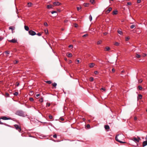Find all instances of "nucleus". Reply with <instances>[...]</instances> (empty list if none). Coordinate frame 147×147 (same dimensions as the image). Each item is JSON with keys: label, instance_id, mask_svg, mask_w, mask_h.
Returning a JSON list of instances; mask_svg holds the SVG:
<instances>
[{"label": "nucleus", "instance_id": "obj_1", "mask_svg": "<svg viewBox=\"0 0 147 147\" xmlns=\"http://www.w3.org/2000/svg\"><path fill=\"white\" fill-rule=\"evenodd\" d=\"M124 136L123 135L118 134L115 137V140L117 141H118V142H119L120 143H126V142H123L120 140H121V138H124Z\"/></svg>", "mask_w": 147, "mask_h": 147}, {"label": "nucleus", "instance_id": "obj_2", "mask_svg": "<svg viewBox=\"0 0 147 147\" xmlns=\"http://www.w3.org/2000/svg\"><path fill=\"white\" fill-rule=\"evenodd\" d=\"M137 138L135 137H134L131 138L130 139L135 142L136 143H137L138 142L141 140L140 137L138 136H137Z\"/></svg>", "mask_w": 147, "mask_h": 147}, {"label": "nucleus", "instance_id": "obj_3", "mask_svg": "<svg viewBox=\"0 0 147 147\" xmlns=\"http://www.w3.org/2000/svg\"><path fill=\"white\" fill-rule=\"evenodd\" d=\"M16 114L20 116L24 117L25 114L21 110H19L17 111L16 113Z\"/></svg>", "mask_w": 147, "mask_h": 147}, {"label": "nucleus", "instance_id": "obj_4", "mask_svg": "<svg viewBox=\"0 0 147 147\" xmlns=\"http://www.w3.org/2000/svg\"><path fill=\"white\" fill-rule=\"evenodd\" d=\"M28 32L30 35L32 36H34L36 34V32L32 30H30Z\"/></svg>", "mask_w": 147, "mask_h": 147}, {"label": "nucleus", "instance_id": "obj_5", "mask_svg": "<svg viewBox=\"0 0 147 147\" xmlns=\"http://www.w3.org/2000/svg\"><path fill=\"white\" fill-rule=\"evenodd\" d=\"M112 9V8L109 7L108 8V9L107 10H105L104 11V12H105V13L106 14H107L109 13L111 11Z\"/></svg>", "mask_w": 147, "mask_h": 147}, {"label": "nucleus", "instance_id": "obj_6", "mask_svg": "<svg viewBox=\"0 0 147 147\" xmlns=\"http://www.w3.org/2000/svg\"><path fill=\"white\" fill-rule=\"evenodd\" d=\"M14 126L16 129L18 130L19 131H21V128L18 125H15Z\"/></svg>", "mask_w": 147, "mask_h": 147}, {"label": "nucleus", "instance_id": "obj_7", "mask_svg": "<svg viewBox=\"0 0 147 147\" xmlns=\"http://www.w3.org/2000/svg\"><path fill=\"white\" fill-rule=\"evenodd\" d=\"M53 5L54 6H58L61 4V3L59 2H54L53 3Z\"/></svg>", "mask_w": 147, "mask_h": 147}, {"label": "nucleus", "instance_id": "obj_8", "mask_svg": "<svg viewBox=\"0 0 147 147\" xmlns=\"http://www.w3.org/2000/svg\"><path fill=\"white\" fill-rule=\"evenodd\" d=\"M9 29L11 30H12V33H13V30H14L15 29V27L14 26H10L9 28Z\"/></svg>", "mask_w": 147, "mask_h": 147}, {"label": "nucleus", "instance_id": "obj_9", "mask_svg": "<svg viewBox=\"0 0 147 147\" xmlns=\"http://www.w3.org/2000/svg\"><path fill=\"white\" fill-rule=\"evenodd\" d=\"M9 41L11 42L16 43L17 42V40L16 39H13L11 40H9Z\"/></svg>", "mask_w": 147, "mask_h": 147}, {"label": "nucleus", "instance_id": "obj_10", "mask_svg": "<svg viewBox=\"0 0 147 147\" xmlns=\"http://www.w3.org/2000/svg\"><path fill=\"white\" fill-rule=\"evenodd\" d=\"M1 119H3V120H6L11 119L10 118H7L6 117H2L1 118Z\"/></svg>", "mask_w": 147, "mask_h": 147}, {"label": "nucleus", "instance_id": "obj_11", "mask_svg": "<svg viewBox=\"0 0 147 147\" xmlns=\"http://www.w3.org/2000/svg\"><path fill=\"white\" fill-rule=\"evenodd\" d=\"M104 127H105V129L107 130V131H108L110 129L109 126L107 125H105V126Z\"/></svg>", "mask_w": 147, "mask_h": 147}, {"label": "nucleus", "instance_id": "obj_12", "mask_svg": "<svg viewBox=\"0 0 147 147\" xmlns=\"http://www.w3.org/2000/svg\"><path fill=\"white\" fill-rule=\"evenodd\" d=\"M95 65V64L94 63H92L89 64V67L90 68H92Z\"/></svg>", "mask_w": 147, "mask_h": 147}, {"label": "nucleus", "instance_id": "obj_13", "mask_svg": "<svg viewBox=\"0 0 147 147\" xmlns=\"http://www.w3.org/2000/svg\"><path fill=\"white\" fill-rule=\"evenodd\" d=\"M147 145V140L146 141L143 142L142 144V146L144 147Z\"/></svg>", "mask_w": 147, "mask_h": 147}, {"label": "nucleus", "instance_id": "obj_14", "mask_svg": "<svg viewBox=\"0 0 147 147\" xmlns=\"http://www.w3.org/2000/svg\"><path fill=\"white\" fill-rule=\"evenodd\" d=\"M54 7V5H48L47 6V8L48 9H50L51 8H52L53 7Z\"/></svg>", "mask_w": 147, "mask_h": 147}, {"label": "nucleus", "instance_id": "obj_15", "mask_svg": "<svg viewBox=\"0 0 147 147\" xmlns=\"http://www.w3.org/2000/svg\"><path fill=\"white\" fill-rule=\"evenodd\" d=\"M24 28L26 31H28L29 30V27L27 26H24Z\"/></svg>", "mask_w": 147, "mask_h": 147}, {"label": "nucleus", "instance_id": "obj_16", "mask_svg": "<svg viewBox=\"0 0 147 147\" xmlns=\"http://www.w3.org/2000/svg\"><path fill=\"white\" fill-rule=\"evenodd\" d=\"M136 58H139L141 57V56L137 53H136Z\"/></svg>", "mask_w": 147, "mask_h": 147}, {"label": "nucleus", "instance_id": "obj_17", "mask_svg": "<svg viewBox=\"0 0 147 147\" xmlns=\"http://www.w3.org/2000/svg\"><path fill=\"white\" fill-rule=\"evenodd\" d=\"M67 56L68 57H71L72 56V55L71 53H69L68 55H67Z\"/></svg>", "mask_w": 147, "mask_h": 147}, {"label": "nucleus", "instance_id": "obj_18", "mask_svg": "<svg viewBox=\"0 0 147 147\" xmlns=\"http://www.w3.org/2000/svg\"><path fill=\"white\" fill-rule=\"evenodd\" d=\"M117 32L119 34H120L121 35H122V32L119 30H118Z\"/></svg>", "mask_w": 147, "mask_h": 147}, {"label": "nucleus", "instance_id": "obj_19", "mask_svg": "<svg viewBox=\"0 0 147 147\" xmlns=\"http://www.w3.org/2000/svg\"><path fill=\"white\" fill-rule=\"evenodd\" d=\"M117 11H114L113 12V14L114 15H116L117 13Z\"/></svg>", "mask_w": 147, "mask_h": 147}, {"label": "nucleus", "instance_id": "obj_20", "mask_svg": "<svg viewBox=\"0 0 147 147\" xmlns=\"http://www.w3.org/2000/svg\"><path fill=\"white\" fill-rule=\"evenodd\" d=\"M52 85L54 87H55L57 85V84L56 83L54 82L53 83Z\"/></svg>", "mask_w": 147, "mask_h": 147}, {"label": "nucleus", "instance_id": "obj_21", "mask_svg": "<svg viewBox=\"0 0 147 147\" xmlns=\"http://www.w3.org/2000/svg\"><path fill=\"white\" fill-rule=\"evenodd\" d=\"M105 49H106V51H109L110 49L109 47H106Z\"/></svg>", "mask_w": 147, "mask_h": 147}, {"label": "nucleus", "instance_id": "obj_22", "mask_svg": "<svg viewBox=\"0 0 147 147\" xmlns=\"http://www.w3.org/2000/svg\"><path fill=\"white\" fill-rule=\"evenodd\" d=\"M142 96L141 94H139L138 96V98L140 99H141L142 98Z\"/></svg>", "mask_w": 147, "mask_h": 147}, {"label": "nucleus", "instance_id": "obj_23", "mask_svg": "<svg viewBox=\"0 0 147 147\" xmlns=\"http://www.w3.org/2000/svg\"><path fill=\"white\" fill-rule=\"evenodd\" d=\"M89 5V3H84V5L85 7H88Z\"/></svg>", "mask_w": 147, "mask_h": 147}, {"label": "nucleus", "instance_id": "obj_24", "mask_svg": "<svg viewBox=\"0 0 147 147\" xmlns=\"http://www.w3.org/2000/svg\"><path fill=\"white\" fill-rule=\"evenodd\" d=\"M28 7H30L31 6V5H32V3H28Z\"/></svg>", "mask_w": 147, "mask_h": 147}, {"label": "nucleus", "instance_id": "obj_25", "mask_svg": "<svg viewBox=\"0 0 147 147\" xmlns=\"http://www.w3.org/2000/svg\"><path fill=\"white\" fill-rule=\"evenodd\" d=\"M114 45L116 46H119V43L118 42H116L114 43Z\"/></svg>", "mask_w": 147, "mask_h": 147}, {"label": "nucleus", "instance_id": "obj_26", "mask_svg": "<svg viewBox=\"0 0 147 147\" xmlns=\"http://www.w3.org/2000/svg\"><path fill=\"white\" fill-rule=\"evenodd\" d=\"M89 80L90 81H93L94 80V78H93L91 77L90 78Z\"/></svg>", "mask_w": 147, "mask_h": 147}, {"label": "nucleus", "instance_id": "obj_27", "mask_svg": "<svg viewBox=\"0 0 147 147\" xmlns=\"http://www.w3.org/2000/svg\"><path fill=\"white\" fill-rule=\"evenodd\" d=\"M77 10L78 11H79V10H80L81 9V7L80 6V7H77Z\"/></svg>", "mask_w": 147, "mask_h": 147}, {"label": "nucleus", "instance_id": "obj_28", "mask_svg": "<svg viewBox=\"0 0 147 147\" xmlns=\"http://www.w3.org/2000/svg\"><path fill=\"white\" fill-rule=\"evenodd\" d=\"M89 19L90 21H91L92 20V17L90 15L89 16Z\"/></svg>", "mask_w": 147, "mask_h": 147}, {"label": "nucleus", "instance_id": "obj_29", "mask_svg": "<svg viewBox=\"0 0 147 147\" xmlns=\"http://www.w3.org/2000/svg\"><path fill=\"white\" fill-rule=\"evenodd\" d=\"M102 41L101 40H99L97 42V44L99 45L102 43Z\"/></svg>", "mask_w": 147, "mask_h": 147}, {"label": "nucleus", "instance_id": "obj_30", "mask_svg": "<svg viewBox=\"0 0 147 147\" xmlns=\"http://www.w3.org/2000/svg\"><path fill=\"white\" fill-rule=\"evenodd\" d=\"M138 88L140 90H141L142 89V88L140 86H138Z\"/></svg>", "mask_w": 147, "mask_h": 147}, {"label": "nucleus", "instance_id": "obj_31", "mask_svg": "<svg viewBox=\"0 0 147 147\" xmlns=\"http://www.w3.org/2000/svg\"><path fill=\"white\" fill-rule=\"evenodd\" d=\"M46 82L48 84H51L52 83V82L51 81H46Z\"/></svg>", "mask_w": 147, "mask_h": 147}, {"label": "nucleus", "instance_id": "obj_32", "mask_svg": "<svg viewBox=\"0 0 147 147\" xmlns=\"http://www.w3.org/2000/svg\"><path fill=\"white\" fill-rule=\"evenodd\" d=\"M135 25H133L130 26V28L131 29H133L135 27Z\"/></svg>", "mask_w": 147, "mask_h": 147}, {"label": "nucleus", "instance_id": "obj_33", "mask_svg": "<svg viewBox=\"0 0 147 147\" xmlns=\"http://www.w3.org/2000/svg\"><path fill=\"white\" fill-rule=\"evenodd\" d=\"M39 101L40 102H42L43 101V99L42 98H41L39 100Z\"/></svg>", "mask_w": 147, "mask_h": 147}, {"label": "nucleus", "instance_id": "obj_34", "mask_svg": "<svg viewBox=\"0 0 147 147\" xmlns=\"http://www.w3.org/2000/svg\"><path fill=\"white\" fill-rule=\"evenodd\" d=\"M74 27H75L77 28L78 27V25L77 24H74Z\"/></svg>", "mask_w": 147, "mask_h": 147}, {"label": "nucleus", "instance_id": "obj_35", "mask_svg": "<svg viewBox=\"0 0 147 147\" xmlns=\"http://www.w3.org/2000/svg\"><path fill=\"white\" fill-rule=\"evenodd\" d=\"M29 100L30 101H32L34 100V99L32 98L31 97L29 98Z\"/></svg>", "mask_w": 147, "mask_h": 147}, {"label": "nucleus", "instance_id": "obj_36", "mask_svg": "<svg viewBox=\"0 0 147 147\" xmlns=\"http://www.w3.org/2000/svg\"><path fill=\"white\" fill-rule=\"evenodd\" d=\"M45 32L46 34H47L48 33V30H45Z\"/></svg>", "mask_w": 147, "mask_h": 147}, {"label": "nucleus", "instance_id": "obj_37", "mask_svg": "<svg viewBox=\"0 0 147 147\" xmlns=\"http://www.w3.org/2000/svg\"><path fill=\"white\" fill-rule=\"evenodd\" d=\"M90 125H89V124H88L86 126V127L88 128H90Z\"/></svg>", "mask_w": 147, "mask_h": 147}, {"label": "nucleus", "instance_id": "obj_38", "mask_svg": "<svg viewBox=\"0 0 147 147\" xmlns=\"http://www.w3.org/2000/svg\"><path fill=\"white\" fill-rule=\"evenodd\" d=\"M95 1L94 0H90V2L92 4L94 3V2Z\"/></svg>", "mask_w": 147, "mask_h": 147}, {"label": "nucleus", "instance_id": "obj_39", "mask_svg": "<svg viewBox=\"0 0 147 147\" xmlns=\"http://www.w3.org/2000/svg\"><path fill=\"white\" fill-rule=\"evenodd\" d=\"M5 53L6 54H9V51H6L5 52Z\"/></svg>", "mask_w": 147, "mask_h": 147}, {"label": "nucleus", "instance_id": "obj_40", "mask_svg": "<svg viewBox=\"0 0 147 147\" xmlns=\"http://www.w3.org/2000/svg\"><path fill=\"white\" fill-rule=\"evenodd\" d=\"M18 92H16L14 93V95H15V96H17L18 95Z\"/></svg>", "mask_w": 147, "mask_h": 147}, {"label": "nucleus", "instance_id": "obj_41", "mask_svg": "<svg viewBox=\"0 0 147 147\" xmlns=\"http://www.w3.org/2000/svg\"><path fill=\"white\" fill-rule=\"evenodd\" d=\"M129 39V37H127L126 38V40L128 41Z\"/></svg>", "mask_w": 147, "mask_h": 147}, {"label": "nucleus", "instance_id": "obj_42", "mask_svg": "<svg viewBox=\"0 0 147 147\" xmlns=\"http://www.w3.org/2000/svg\"><path fill=\"white\" fill-rule=\"evenodd\" d=\"M49 118L50 119H52L53 117H52V116L51 115H49Z\"/></svg>", "mask_w": 147, "mask_h": 147}, {"label": "nucleus", "instance_id": "obj_43", "mask_svg": "<svg viewBox=\"0 0 147 147\" xmlns=\"http://www.w3.org/2000/svg\"><path fill=\"white\" fill-rule=\"evenodd\" d=\"M142 81V79H140L138 80V82L139 83H141Z\"/></svg>", "mask_w": 147, "mask_h": 147}, {"label": "nucleus", "instance_id": "obj_44", "mask_svg": "<svg viewBox=\"0 0 147 147\" xmlns=\"http://www.w3.org/2000/svg\"><path fill=\"white\" fill-rule=\"evenodd\" d=\"M5 95L7 97H8L9 96V94L8 93H5Z\"/></svg>", "mask_w": 147, "mask_h": 147}, {"label": "nucleus", "instance_id": "obj_45", "mask_svg": "<svg viewBox=\"0 0 147 147\" xmlns=\"http://www.w3.org/2000/svg\"><path fill=\"white\" fill-rule=\"evenodd\" d=\"M44 24L45 26H47L48 25L47 23L46 22L44 23Z\"/></svg>", "mask_w": 147, "mask_h": 147}, {"label": "nucleus", "instance_id": "obj_46", "mask_svg": "<svg viewBox=\"0 0 147 147\" xmlns=\"http://www.w3.org/2000/svg\"><path fill=\"white\" fill-rule=\"evenodd\" d=\"M57 12L56 11H53L51 12L52 14H53L54 13H56Z\"/></svg>", "mask_w": 147, "mask_h": 147}, {"label": "nucleus", "instance_id": "obj_47", "mask_svg": "<svg viewBox=\"0 0 147 147\" xmlns=\"http://www.w3.org/2000/svg\"><path fill=\"white\" fill-rule=\"evenodd\" d=\"M36 34L39 36H40L41 35V34L40 33H38Z\"/></svg>", "mask_w": 147, "mask_h": 147}, {"label": "nucleus", "instance_id": "obj_48", "mask_svg": "<svg viewBox=\"0 0 147 147\" xmlns=\"http://www.w3.org/2000/svg\"><path fill=\"white\" fill-rule=\"evenodd\" d=\"M98 72L97 71H95L94 72V73L95 74H98Z\"/></svg>", "mask_w": 147, "mask_h": 147}, {"label": "nucleus", "instance_id": "obj_49", "mask_svg": "<svg viewBox=\"0 0 147 147\" xmlns=\"http://www.w3.org/2000/svg\"><path fill=\"white\" fill-rule=\"evenodd\" d=\"M53 137L55 138H56L57 137V136L56 134H55L53 136Z\"/></svg>", "mask_w": 147, "mask_h": 147}, {"label": "nucleus", "instance_id": "obj_50", "mask_svg": "<svg viewBox=\"0 0 147 147\" xmlns=\"http://www.w3.org/2000/svg\"><path fill=\"white\" fill-rule=\"evenodd\" d=\"M69 48H72L73 47V45H70L69 46Z\"/></svg>", "mask_w": 147, "mask_h": 147}, {"label": "nucleus", "instance_id": "obj_51", "mask_svg": "<svg viewBox=\"0 0 147 147\" xmlns=\"http://www.w3.org/2000/svg\"><path fill=\"white\" fill-rule=\"evenodd\" d=\"M101 90H103V91H105L106 90L105 89V88H101Z\"/></svg>", "mask_w": 147, "mask_h": 147}, {"label": "nucleus", "instance_id": "obj_52", "mask_svg": "<svg viewBox=\"0 0 147 147\" xmlns=\"http://www.w3.org/2000/svg\"><path fill=\"white\" fill-rule=\"evenodd\" d=\"M127 4L128 5H130L131 4V2H128Z\"/></svg>", "mask_w": 147, "mask_h": 147}, {"label": "nucleus", "instance_id": "obj_53", "mask_svg": "<svg viewBox=\"0 0 147 147\" xmlns=\"http://www.w3.org/2000/svg\"><path fill=\"white\" fill-rule=\"evenodd\" d=\"M18 63V61H16L15 62H14V64H16Z\"/></svg>", "mask_w": 147, "mask_h": 147}, {"label": "nucleus", "instance_id": "obj_54", "mask_svg": "<svg viewBox=\"0 0 147 147\" xmlns=\"http://www.w3.org/2000/svg\"><path fill=\"white\" fill-rule=\"evenodd\" d=\"M141 1V0H138V1H137V2L138 3H140Z\"/></svg>", "mask_w": 147, "mask_h": 147}, {"label": "nucleus", "instance_id": "obj_55", "mask_svg": "<svg viewBox=\"0 0 147 147\" xmlns=\"http://www.w3.org/2000/svg\"><path fill=\"white\" fill-rule=\"evenodd\" d=\"M60 119L62 121H63L64 120V119L63 118H60Z\"/></svg>", "mask_w": 147, "mask_h": 147}, {"label": "nucleus", "instance_id": "obj_56", "mask_svg": "<svg viewBox=\"0 0 147 147\" xmlns=\"http://www.w3.org/2000/svg\"><path fill=\"white\" fill-rule=\"evenodd\" d=\"M112 71L113 72H114L115 71V69H114V68H113L112 69Z\"/></svg>", "mask_w": 147, "mask_h": 147}, {"label": "nucleus", "instance_id": "obj_57", "mask_svg": "<svg viewBox=\"0 0 147 147\" xmlns=\"http://www.w3.org/2000/svg\"><path fill=\"white\" fill-rule=\"evenodd\" d=\"M47 105L48 107H49L50 105V104L49 103H47Z\"/></svg>", "mask_w": 147, "mask_h": 147}, {"label": "nucleus", "instance_id": "obj_58", "mask_svg": "<svg viewBox=\"0 0 147 147\" xmlns=\"http://www.w3.org/2000/svg\"><path fill=\"white\" fill-rule=\"evenodd\" d=\"M88 35V34H85L83 36V37H86Z\"/></svg>", "mask_w": 147, "mask_h": 147}, {"label": "nucleus", "instance_id": "obj_59", "mask_svg": "<svg viewBox=\"0 0 147 147\" xmlns=\"http://www.w3.org/2000/svg\"><path fill=\"white\" fill-rule=\"evenodd\" d=\"M19 85V83H18L17 82L16 83V85L17 86H18Z\"/></svg>", "mask_w": 147, "mask_h": 147}, {"label": "nucleus", "instance_id": "obj_60", "mask_svg": "<svg viewBox=\"0 0 147 147\" xmlns=\"http://www.w3.org/2000/svg\"><path fill=\"white\" fill-rule=\"evenodd\" d=\"M146 54H144L143 55V56L144 57L146 56Z\"/></svg>", "mask_w": 147, "mask_h": 147}, {"label": "nucleus", "instance_id": "obj_61", "mask_svg": "<svg viewBox=\"0 0 147 147\" xmlns=\"http://www.w3.org/2000/svg\"><path fill=\"white\" fill-rule=\"evenodd\" d=\"M137 119V118L136 117H135L134 118V120H136Z\"/></svg>", "mask_w": 147, "mask_h": 147}, {"label": "nucleus", "instance_id": "obj_62", "mask_svg": "<svg viewBox=\"0 0 147 147\" xmlns=\"http://www.w3.org/2000/svg\"><path fill=\"white\" fill-rule=\"evenodd\" d=\"M3 39V37H0V40H1Z\"/></svg>", "mask_w": 147, "mask_h": 147}, {"label": "nucleus", "instance_id": "obj_63", "mask_svg": "<svg viewBox=\"0 0 147 147\" xmlns=\"http://www.w3.org/2000/svg\"><path fill=\"white\" fill-rule=\"evenodd\" d=\"M107 32H105V33H103V34H104V35H107Z\"/></svg>", "mask_w": 147, "mask_h": 147}, {"label": "nucleus", "instance_id": "obj_64", "mask_svg": "<svg viewBox=\"0 0 147 147\" xmlns=\"http://www.w3.org/2000/svg\"><path fill=\"white\" fill-rule=\"evenodd\" d=\"M40 96V94H37L36 95V97H38V96Z\"/></svg>", "mask_w": 147, "mask_h": 147}]
</instances>
